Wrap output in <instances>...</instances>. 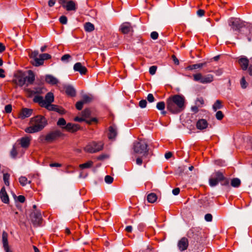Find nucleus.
Listing matches in <instances>:
<instances>
[{
    "label": "nucleus",
    "mask_w": 252,
    "mask_h": 252,
    "mask_svg": "<svg viewBox=\"0 0 252 252\" xmlns=\"http://www.w3.org/2000/svg\"><path fill=\"white\" fill-rule=\"evenodd\" d=\"M60 22L63 24H66L67 22V19L65 16H62L60 18Z\"/></svg>",
    "instance_id": "603ef678"
},
{
    "label": "nucleus",
    "mask_w": 252,
    "mask_h": 252,
    "mask_svg": "<svg viewBox=\"0 0 252 252\" xmlns=\"http://www.w3.org/2000/svg\"><path fill=\"white\" fill-rule=\"evenodd\" d=\"M222 107L221 102L220 100H217L213 105V109L214 111H216L218 109L221 108Z\"/></svg>",
    "instance_id": "c9c22d12"
},
{
    "label": "nucleus",
    "mask_w": 252,
    "mask_h": 252,
    "mask_svg": "<svg viewBox=\"0 0 252 252\" xmlns=\"http://www.w3.org/2000/svg\"><path fill=\"white\" fill-rule=\"evenodd\" d=\"M104 180L107 184H110L113 182V178L109 175H107L105 177Z\"/></svg>",
    "instance_id": "a18cd8bd"
},
{
    "label": "nucleus",
    "mask_w": 252,
    "mask_h": 252,
    "mask_svg": "<svg viewBox=\"0 0 252 252\" xmlns=\"http://www.w3.org/2000/svg\"><path fill=\"white\" fill-rule=\"evenodd\" d=\"M14 77L13 82L20 87H22L25 84L27 86L32 84L35 80L34 74L31 70L28 71V75L25 73L19 72L15 75Z\"/></svg>",
    "instance_id": "7ed1b4c3"
},
{
    "label": "nucleus",
    "mask_w": 252,
    "mask_h": 252,
    "mask_svg": "<svg viewBox=\"0 0 252 252\" xmlns=\"http://www.w3.org/2000/svg\"><path fill=\"white\" fill-rule=\"evenodd\" d=\"M31 139L28 137H22L20 139V144L23 148H27L30 143Z\"/></svg>",
    "instance_id": "a878e982"
},
{
    "label": "nucleus",
    "mask_w": 252,
    "mask_h": 252,
    "mask_svg": "<svg viewBox=\"0 0 252 252\" xmlns=\"http://www.w3.org/2000/svg\"><path fill=\"white\" fill-rule=\"evenodd\" d=\"M189 246V242L188 239L185 238L183 237L180 240L178 243V247L179 248V249L181 251H183L186 250Z\"/></svg>",
    "instance_id": "f8f14e48"
},
{
    "label": "nucleus",
    "mask_w": 252,
    "mask_h": 252,
    "mask_svg": "<svg viewBox=\"0 0 252 252\" xmlns=\"http://www.w3.org/2000/svg\"><path fill=\"white\" fill-rule=\"evenodd\" d=\"M63 135V134L59 130L52 131L47 134L45 137L44 140L48 143H51Z\"/></svg>",
    "instance_id": "1a4fd4ad"
},
{
    "label": "nucleus",
    "mask_w": 252,
    "mask_h": 252,
    "mask_svg": "<svg viewBox=\"0 0 252 252\" xmlns=\"http://www.w3.org/2000/svg\"><path fill=\"white\" fill-rule=\"evenodd\" d=\"M204 11L202 9H199L197 11V15L199 17H202L204 14Z\"/></svg>",
    "instance_id": "69168bd1"
},
{
    "label": "nucleus",
    "mask_w": 252,
    "mask_h": 252,
    "mask_svg": "<svg viewBox=\"0 0 252 252\" xmlns=\"http://www.w3.org/2000/svg\"><path fill=\"white\" fill-rule=\"evenodd\" d=\"M5 112L6 113H9L12 111V106L10 104L7 105L5 106Z\"/></svg>",
    "instance_id": "6e6d98bb"
},
{
    "label": "nucleus",
    "mask_w": 252,
    "mask_h": 252,
    "mask_svg": "<svg viewBox=\"0 0 252 252\" xmlns=\"http://www.w3.org/2000/svg\"><path fill=\"white\" fill-rule=\"evenodd\" d=\"M108 138L110 139H114L117 134V128L115 126H112L109 128Z\"/></svg>",
    "instance_id": "b1692460"
},
{
    "label": "nucleus",
    "mask_w": 252,
    "mask_h": 252,
    "mask_svg": "<svg viewBox=\"0 0 252 252\" xmlns=\"http://www.w3.org/2000/svg\"><path fill=\"white\" fill-rule=\"evenodd\" d=\"M213 217L211 214H207L205 216V220L207 221H211L212 220Z\"/></svg>",
    "instance_id": "4d7b16f0"
},
{
    "label": "nucleus",
    "mask_w": 252,
    "mask_h": 252,
    "mask_svg": "<svg viewBox=\"0 0 252 252\" xmlns=\"http://www.w3.org/2000/svg\"><path fill=\"white\" fill-rule=\"evenodd\" d=\"M67 11H76V4L75 2L72 0H69L67 1L65 5L64 6Z\"/></svg>",
    "instance_id": "412c9836"
},
{
    "label": "nucleus",
    "mask_w": 252,
    "mask_h": 252,
    "mask_svg": "<svg viewBox=\"0 0 252 252\" xmlns=\"http://www.w3.org/2000/svg\"><path fill=\"white\" fill-rule=\"evenodd\" d=\"M214 72L216 75L220 76L222 74L223 71L221 69H219L215 71Z\"/></svg>",
    "instance_id": "338daca9"
},
{
    "label": "nucleus",
    "mask_w": 252,
    "mask_h": 252,
    "mask_svg": "<svg viewBox=\"0 0 252 252\" xmlns=\"http://www.w3.org/2000/svg\"><path fill=\"white\" fill-rule=\"evenodd\" d=\"M141 156L139 157H138L136 159V163L138 165H141L143 162H146L147 163L149 158V157H148L146 158H143L142 155H140Z\"/></svg>",
    "instance_id": "c756f323"
},
{
    "label": "nucleus",
    "mask_w": 252,
    "mask_h": 252,
    "mask_svg": "<svg viewBox=\"0 0 252 252\" xmlns=\"http://www.w3.org/2000/svg\"><path fill=\"white\" fill-rule=\"evenodd\" d=\"M65 93L70 96L73 97L76 95V91L74 88L70 85H66L64 87Z\"/></svg>",
    "instance_id": "4be33fe9"
},
{
    "label": "nucleus",
    "mask_w": 252,
    "mask_h": 252,
    "mask_svg": "<svg viewBox=\"0 0 252 252\" xmlns=\"http://www.w3.org/2000/svg\"><path fill=\"white\" fill-rule=\"evenodd\" d=\"M92 100V97L88 95H84L83 96L82 101L85 103H88L90 102Z\"/></svg>",
    "instance_id": "49530a36"
},
{
    "label": "nucleus",
    "mask_w": 252,
    "mask_h": 252,
    "mask_svg": "<svg viewBox=\"0 0 252 252\" xmlns=\"http://www.w3.org/2000/svg\"><path fill=\"white\" fill-rule=\"evenodd\" d=\"M33 101L36 103H38L42 107L43 104L44 99L41 96L36 95L33 99Z\"/></svg>",
    "instance_id": "72a5a7b5"
},
{
    "label": "nucleus",
    "mask_w": 252,
    "mask_h": 252,
    "mask_svg": "<svg viewBox=\"0 0 252 252\" xmlns=\"http://www.w3.org/2000/svg\"><path fill=\"white\" fill-rule=\"evenodd\" d=\"M157 69V66L153 65L150 67L149 68V73L151 75H154L156 73V72Z\"/></svg>",
    "instance_id": "de8ad7c7"
},
{
    "label": "nucleus",
    "mask_w": 252,
    "mask_h": 252,
    "mask_svg": "<svg viewBox=\"0 0 252 252\" xmlns=\"http://www.w3.org/2000/svg\"><path fill=\"white\" fill-rule=\"evenodd\" d=\"M158 197L155 193H151L147 196V200L149 203H154L157 200Z\"/></svg>",
    "instance_id": "c85d7f7f"
},
{
    "label": "nucleus",
    "mask_w": 252,
    "mask_h": 252,
    "mask_svg": "<svg viewBox=\"0 0 252 252\" xmlns=\"http://www.w3.org/2000/svg\"><path fill=\"white\" fill-rule=\"evenodd\" d=\"M84 102L82 100L78 101L76 104V107L78 110H81L83 108Z\"/></svg>",
    "instance_id": "09e8293b"
},
{
    "label": "nucleus",
    "mask_w": 252,
    "mask_h": 252,
    "mask_svg": "<svg viewBox=\"0 0 252 252\" xmlns=\"http://www.w3.org/2000/svg\"><path fill=\"white\" fill-rule=\"evenodd\" d=\"M39 56L42 58V59L43 60V61L44 62V61L45 60H48V59H49L51 58V56L48 54H47V53H44V54H40L39 55Z\"/></svg>",
    "instance_id": "c03bdc74"
},
{
    "label": "nucleus",
    "mask_w": 252,
    "mask_h": 252,
    "mask_svg": "<svg viewBox=\"0 0 252 252\" xmlns=\"http://www.w3.org/2000/svg\"><path fill=\"white\" fill-rule=\"evenodd\" d=\"M19 182L22 186H26L27 184H31V181H28L27 178L25 176H21L19 178Z\"/></svg>",
    "instance_id": "f704fd0d"
},
{
    "label": "nucleus",
    "mask_w": 252,
    "mask_h": 252,
    "mask_svg": "<svg viewBox=\"0 0 252 252\" xmlns=\"http://www.w3.org/2000/svg\"><path fill=\"white\" fill-rule=\"evenodd\" d=\"M241 184V181L238 178H233L231 181V186L234 188H238Z\"/></svg>",
    "instance_id": "2f4dec72"
},
{
    "label": "nucleus",
    "mask_w": 252,
    "mask_h": 252,
    "mask_svg": "<svg viewBox=\"0 0 252 252\" xmlns=\"http://www.w3.org/2000/svg\"><path fill=\"white\" fill-rule=\"evenodd\" d=\"M147 105V101L145 99L141 100L139 102V106L142 108H144L146 107Z\"/></svg>",
    "instance_id": "8fccbe9b"
},
{
    "label": "nucleus",
    "mask_w": 252,
    "mask_h": 252,
    "mask_svg": "<svg viewBox=\"0 0 252 252\" xmlns=\"http://www.w3.org/2000/svg\"><path fill=\"white\" fill-rule=\"evenodd\" d=\"M208 122L205 119H200L196 123V127L197 129L202 130L207 127Z\"/></svg>",
    "instance_id": "aec40b11"
},
{
    "label": "nucleus",
    "mask_w": 252,
    "mask_h": 252,
    "mask_svg": "<svg viewBox=\"0 0 252 252\" xmlns=\"http://www.w3.org/2000/svg\"><path fill=\"white\" fill-rule=\"evenodd\" d=\"M180 190L179 188H175L172 190V193L174 195H177L179 193Z\"/></svg>",
    "instance_id": "0e129e2a"
},
{
    "label": "nucleus",
    "mask_w": 252,
    "mask_h": 252,
    "mask_svg": "<svg viewBox=\"0 0 252 252\" xmlns=\"http://www.w3.org/2000/svg\"><path fill=\"white\" fill-rule=\"evenodd\" d=\"M17 155V150L15 146H13L10 152V156L13 158H15Z\"/></svg>",
    "instance_id": "79ce46f5"
},
{
    "label": "nucleus",
    "mask_w": 252,
    "mask_h": 252,
    "mask_svg": "<svg viewBox=\"0 0 252 252\" xmlns=\"http://www.w3.org/2000/svg\"><path fill=\"white\" fill-rule=\"evenodd\" d=\"M71 56L69 54H65L62 56L61 58V60L63 62L67 61L68 59H70Z\"/></svg>",
    "instance_id": "bf43d9fd"
},
{
    "label": "nucleus",
    "mask_w": 252,
    "mask_h": 252,
    "mask_svg": "<svg viewBox=\"0 0 252 252\" xmlns=\"http://www.w3.org/2000/svg\"><path fill=\"white\" fill-rule=\"evenodd\" d=\"M239 63L243 70H246L249 65V60L246 58H241L238 61Z\"/></svg>",
    "instance_id": "5701e85b"
},
{
    "label": "nucleus",
    "mask_w": 252,
    "mask_h": 252,
    "mask_svg": "<svg viewBox=\"0 0 252 252\" xmlns=\"http://www.w3.org/2000/svg\"><path fill=\"white\" fill-rule=\"evenodd\" d=\"M241 87L243 89H245L247 87L248 83L246 82L244 77H243L240 80Z\"/></svg>",
    "instance_id": "a19ab883"
},
{
    "label": "nucleus",
    "mask_w": 252,
    "mask_h": 252,
    "mask_svg": "<svg viewBox=\"0 0 252 252\" xmlns=\"http://www.w3.org/2000/svg\"><path fill=\"white\" fill-rule=\"evenodd\" d=\"M33 61H32V63L33 65L35 66H38L40 65H41L43 64L44 62L43 61V60L41 58H40L39 56V57H36L32 59Z\"/></svg>",
    "instance_id": "cd10ccee"
},
{
    "label": "nucleus",
    "mask_w": 252,
    "mask_h": 252,
    "mask_svg": "<svg viewBox=\"0 0 252 252\" xmlns=\"http://www.w3.org/2000/svg\"><path fill=\"white\" fill-rule=\"evenodd\" d=\"M120 30L121 32H133L134 29L130 23L126 22L121 25Z\"/></svg>",
    "instance_id": "f3484780"
},
{
    "label": "nucleus",
    "mask_w": 252,
    "mask_h": 252,
    "mask_svg": "<svg viewBox=\"0 0 252 252\" xmlns=\"http://www.w3.org/2000/svg\"><path fill=\"white\" fill-rule=\"evenodd\" d=\"M93 164V162L92 161H89L85 163H83L79 165V167L81 169L88 168L91 167Z\"/></svg>",
    "instance_id": "e433bc0d"
},
{
    "label": "nucleus",
    "mask_w": 252,
    "mask_h": 252,
    "mask_svg": "<svg viewBox=\"0 0 252 252\" xmlns=\"http://www.w3.org/2000/svg\"><path fill=\"white\" fill-rule=\"evenodd\" d=\"M229 184V179L224 176V179L221 182V185L224 186H228Z\"/></svg>",
    "instance_id": "3c124183"
},
{
    "label": "nucleus",
    "mask_w": 252,
    "mask_h": 252,
    "mask_svg": "<svg viewBox=\"0 0 252 252\" xmlns=\"http://www.w3.org/2000/svg\"><path fill=\"white\" fill-rule=\"evenodd\" d=\"M228 25L234 31L241 30L246 26L245 23L238 18L232 17L228 20Z\"/></svg>",
    "instance_id": "0eeeda50"
},
{
    "label": "nucleus",
    "mask_w": 252,
    "mask_h": 252,
    "mask_svg": "<svg viewBox=\"0 0 252 252\" xmlns=\"http://www.w3.org/2000/svg\"><path fill=\"white\" fill-rule=\"evenodd\" d=\"M224 179V173L220 171H215L212 173L209 179V184L214 187L218 185L219 182H221Z\"/></svg>",
    "instance_id": "423d86ee"
},
{
    "label": "nucleus",
    "mask_w": 252,
    "mask_h": 252,
    "mask_svg": "<svg viewBox=\"0 0 252 252\" xmlns=\"http://www.w3.org/2000/svg\"><path fill=\"white\" fill-rule=\"evenodd\" d=\"M32 113V110L27 108H23L19 113L18 117L21 119H24L31 116Z\"/></svg>",
    "instance_id": "9b49d317"
},
{
    "label": "nucleus",
    "mask_w": 252,
    "mask_h": 252,
    "mask_svg": "<svg viewBox=\"0 0 252 252\" xmlns=\"http://www.w3.org/2000/svg\"><path fill=\"white\" fill-rule=\"evenodd\" d=\"M2 242L3 244V248L7 249L9 247L8 242V234L5 231H3L2 234Z\"/></svg>",
    "instance_id": "bb28decb"
},
{
    "label": "nucleus",
    "mask_w": 252,
    "mask_h": 252,
    "mask_svg": "<svg viewBox=\"0 0 252 252\" xmlns=\"http://www.w3.org/2000/svg\"><path fill=\"white\" fill-rule=\"evenodd\" d=\"M17 199L20 202L23 203L25 201V197L24 196L20 195L17 197Z\"/></svg>",
    "instance_id": "680f3d73"
},
{
    "label": "nucleus",
    "mask_w": 252,
    "mask_h": 252,
    "mask_svg": "<svg viewBox=\"0 0 252 252\" xmlns=\"http://www.w3.org/2000/svg\"><path fill=\"white\" fill-rule=\"evenodd\" d=\"M193 80L198 81L202 84H208L212 82L214 80V76L209 74L203 75L200 73L194 74L193 75Z\"/></svg>",
    "instance_id": "6e6552de"
},
{
    "label": "nucleus",
    "mask_w": 252,
    "mask_h": 252,
    "mask_svg": "<svg viewBox=\"0 0 252 252\" xmlns=\"http://www.w3.org/2000/svg\"><path fill=\"white\" fill-rule=\"evenodd\" d=\"M31 219L34 226H38L41 222V214L39 211H35L31 213Z\"/></svg>",
    "instance_id": "9d476101"
},
{
    "label": "nucleus",
    "mask_w": 252,
    "mask_h": 252,
    "mask_svg": "<svg viewBox=\"0 0 252 252\" xmlns=\"http://www.w3.org/2000/svg\"><path fill=\"white\" fill-rule=\"evenodd\" d=\"M157 108L159 110H163L165 108V103L163 101H160L157 104Z\"/></svg>",
    "instance_id": "ea45409f"
},
{
    "label": "nucleus",
    "mask_w": 252,
    "mask_h": 252,
    "mask_svg": "<svg viewBox=\"0 0 252 252\" xmlns=\"http://www.w3.org/2000/svg\"><path fill=\"white\" fill-rule=\"evenodd\" d=\"M73 69L75 71L79 72L81 74H85L87 71L86 67L83 66L80 63H76L73 66Z\"/></svg>",
    "instance_id": "2eb2a0df"
},
{
    "label": "nucleus",
    "mask_w": 252,
    "mask_h": 252,
    "mask_svg": "<svg viewBox=\"0 0 252 252\" xmlns=\"http://www.w3.org/2000/svg\"><path fill=\"white\" fill-rule=\"evenodd\" d=\"M104 143L102 141H92L89 143L84 148V151L89 153H97L103 148Z\"/></svg>",
    "instance_id": "39448f33"
},
{
    "label": "nucleus",
    "mask_w": 252,
    "mask_h": 252,
    "mask_svg": "<svg viewBox=\"0 0 252 252\" xmlns=\"http://www.w3.org/2000/svg\"><path fill=\"white\" fill-rule=\"evenodd\" d=\"M66 125L65 120L63 118H60L57 122V125L62 127L63 128V127H64Z\"/></svg>",
    "instance_id": "4c0bfd02"
},
{
    "label": "nucleus",
    "mask_w": 252,
    "mask_h": 252,
    "mask_svg": "<svg viewBox=\"0 0 252 252\" xmlns=\"http://www.w3.org/2000/svg\"><path fill=\"white\" fill-rule=\"evenodd\" d=\"M224 115L221 111H218L216 114V117L218 120H221L223 118Z\"/></svg>",
    "instance_id": "37998d69"
},
{
    "label": "nucleus",
    "mask_w": 252,
    "mask_h": 252,
    "mask_svg": "<svg viewBox=\"0 0 252 252\" xmlns=\"http://www.w3.org/2000/svg\"><path fill=\"white\" fill-rule=\"evenodd\" d=\"M38 54L39 53L38 51H34L31 54L30 57L33 59L36 57H37L38 56Z\"/></svg>",
    "instance_id": "13d9d810"
},
{
    "label": "nucleus",
    "mask_w": 252,
    "mask_h": 252,
    "mask_svg": "<svg viewBox=\"0 0 252 252\" xmlns=\"http://www.w3.org/2000/svg\"><path fill=\"white\" fill-rule=\"evenodd\" d=\"M90 115V111L89 109H85L82 112V116L84 117H88Z\"/></svg>",
    "instance_id": "864d4df0"
},
{
    "label": "nucleus",
    "mask_w": 252,
    "mask_h": 252,
    "mask_svg": "<svg viewBox=\"0 0 252 252\" xmlns=\"http://www.w3.org/2000/svg\"><path fill=\"white\" fill-rule=\"evenodd\" d=\"M45 91V89L43 87H38L34 88L33 90L29 91V92L31 95H34L43 94Z\"/></svg>",
    "instance_id": "393cba45"
},
{
    "label": "nucleus",
    "mask_w": 252,
    "mask_h": 252,
    "mask_svg": "<svg viewBox=\"0 0 252 252\" xmlns=\"http://www.w3.org/2000/svg\"><path fill=\"white\" fill-rule=\"evenodd\" d=\"M158 32H151V37L153 39H157L158 38Z\"/></svg>",
    "instance_id": "052dcab7"
},
{
    "label": "nucleus",
    "mask_w": 252,
    "mask_h": 252,
    "mask_svg": "<svg viewBox=\"0 0 252 252\" xmlns=\"http://www.w3.org/2000/svg\"><path fill=\"white\" fill-rule=\"evenodd\" d=\"M9 177H10V175L9 174H8V173L3 174V181L4 182L5 185L7 186H9Z\"/></svg>",
    "instance_id": "58836bf2"
},
{
    "label": "nucleus",
    "mask_w": 252,
    "mask_h": 252,
    "mask_svg": "<svg viewBox=\"0 0 252 252\" xmlns=\"http://www.w3.org/2000/svg\"><path fill=\"white\" fill-rule=\"evenodd\" d=\"M205 64V63H197L192 65H190L186 67V69L188 70H193L202 67Z\"/></svg>",
    "instance_id": "7c9ffc66"
},
{
    "label": "nucleus",
    "mask_w": 252,
    "mask_h": 252,
    "mask_svg": "<svg viewBox=\"0 0 252 252\" xmlns=\"http://www.w3.org/2000/svg\"><path fill=\"white\" fill-rule=\"evenodd\" d=\"M84 28L86 32H92L94 30V25L90 22L86 23L84 25Z\"/></svg>",
    "instance_id": "473e14b6"
},
{
    "label": "nucleus",
    "mask_w": 252,
    "mask_h": 252,
    "mask_svg": "<svg viewBox=\"0 0 252 252\" xmlns=\"http://www.w3.org/2000/svg\"><path fill=\"white\" fill-rule=\"evenodd\" d=\"M147 100L149 102H153L155 100V98L154 97V95L152 94H148L147 97Z\"/></svg>",
    "instance_id": "5fc2aeb1"
},
{
    "label": "nucleus",
    "mask_w": 252,
    "mask_h": 252,
    "mask_svg": "<svg viewBox=\"0 0 252 252\" xmlns=\"http://www.w3.org/2000/svg\"><path fill=\"white\" fill-rule=\"evenodd\" d=\"M196 104L197 105L198 104L203 105L204 104V100H203V98L200 97V98H197L196 101Z\"/></svg>",
    "instance_id": "e2e57ef3"
},
{
    "label": "nucleus",
    "mask_w": 252,
    "mask_h": 252,
    "mask_svg": "<svg viewBox=\"0 0 252 252\" xmlns=\"http://www.w3.org/2000/svg\"><path fill=\"white\" fill-rule=\"evenodd\" d=\"M30 126L25 131L28 133H36L42 130L47 125V119L43 116L37 115L32 118L30 121Z\"/></svg>",
    "instance_id": "f03ea898"
},
{
    "label": "nucleus",
    "mask_w": 252,
    "mask_h": 252,
    "mask_svg": "<svg viewBox=\"0 0 252 252\" xmlns=\"http://www.w3.org/2000/svg\"><path fill=\"white\" fill-rule=\"evenodd\" d=\"M63 128L70 132H74L77 131L80 127L78 125L72 123H68Z\"/></svg>",
    "instance_id": "dca6fc26"
},
{
    "label": "nucleus",
    "mask_w": 252,
    "mask_h": 252,
    "mask_svg": "<svg viewBox=\"0 0 252 252\" xmlns=\"http://www.w3.org/2000/svg\"><path fill=\"white\" fill-rule=\"evenodd\" d=\"M148 145L145 140L140 139L133 143V149L134 153L139 155H142L143 158H146L150 156Z\"/></svg>",
    "instance_id": "20e7f679"
},
{
    "label": "nucleus",
    "mask_w": 252,
    "mask_h": 252,
    "mask_svg": "<svg viewBox=\"0 0 252 252\" xmlns=\"http://www.w3.org/2000/svg\"><path fill=\"white\" fill-rule=\"evenodd\" d=\"M185 98L182 95L175 94L166 100V107L173 114H177L183 111L186 107Z\"/></svg>",
    "instance_id": "f257e3e1"
},
{
    "label": "nucleus",
    "mask_w": 252,
    "mask_h": 252,
    "mask_svg": "<svg viewBox=\"0 0 252 252\" xmlns=\"http://www.w3.org/2000/svg\"><path fill=\"white\" fill-rule=\"evenodd\" d=\"M74 120L76 122H81L85 121V119L82 117H76L74 118Z\"/></svg>",
    "instance_id": "774afa93"
},
{
    "label": "nucleus",
    "mask_w": 252,
    "mask_h": 252,
    "mask_svg": "<svg viewBox=\"0 0 252 252\" xmlns=\"http://www.w3.org/2000/svg\"><path fill=\"white\" fill-rule=\"evenodd\" d=\"M45 79L47 83L52 85H56L59 83L58 79L52 75H46Z\"/></svg>",
    "instance_id": "6ab92c4d"
},
{
    "label": "nucleus",
    "mask_w": 252,
    "mask_h": 252,
    "mask_svg": "<svg viewBox=\"0 0 252 252\" xmlns=\"http://www.w3.org/2000/svg\"><path fill=\"white\" fill-rule=\"evenodd\" d=\"M0 198L3 203L5 204H8L9 203V196L4 187H3L0 190Z\"/></svg>",
    "instance_id": "ddd939ff"
},
{
    "label": "nucleus",
    "mask_w": 252,
    "mask_h": 252,
    "mask_svg": "<svg viewBox=\"0 0 252 252\" xmlns=\"http://www.w3.org/2000/svg\"><path fill=\"white\" fill-rule=\"evenodd\" d=\"M54 100V96L53 94L51 92L48 93L45 95V99H44L43 104H42V107L46 105H48V104L52 103Z\"/></svg>",
    "instance_id": "a211bd4d"
},
{
    "label": "nucleus",
    "mask_w": 252,
    "mask_h": 252,
    "mask_svg": "<svg viewBox=\"0 0 252 252\" xmlns=\"http://www.w3.org/2000/svg\"><path fill=\"white\" fill-rule=\"evenodd\" d=\"M43 107H45L48 110L55 111L61 114L64 113V110L63 109L59 107L57 105L52 104L51 103L46 105L45 106H43Z\"/></svg>",
    "instance_id": "4468645a"
}]
</instances>
